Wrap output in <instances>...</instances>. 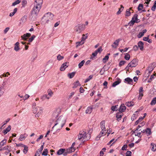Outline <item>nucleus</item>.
<instances>
[{
	"label": "nucleus",
	"instance_id": "4be33fe9",
	"mask_svg": "<svg viewBox=\"0 0 156 156\" xmlns=\"http://www.w3.org/2000/svg\"><path fill=\"white\" fill-rule=\"evenodd\" d=\"M87 134L86 132H84V136H83V139H85L86 140H88L89 139H90V134H88L89 136L87 138Z\"/></svg>",
	"mask_w": 156,
	"mask_h": 156
},
{
	"label": "nucleus",
	"instance_id": "5701e85b",
	"mask_svg": "<svg viewBox=\"0 0 156 156\" xmlns=\"http://www.w3.org/2000/svg\"><path fill=\"white\" fill-rule=\"evenodd\" d=\"M73 88H76L79 85L80 86L79 81H77L76 82L73 83Z\"/></svg>",
	"mask_w": 156,
	"mask_h": 156
},
{
	"label": "nucleus",
	"instance_id": "5fc2aeb1",
	"mask_svg": "<svg viewBox=\"0 0 156 156\" xmlns=\"http://www.w3.org/2000/svg\"><path fill=\"white\" fill-rule=\"evenodd\" d=\"M133 18H132V20L130 22L128 23L129 25L130 26H133L135 23V22L133 21Z\"/></svg>",
	"mask_w": 156,
	"mask_h": 156
},
{
	"label": "nucleus",
	"instance_id": "a211bd4d",
	"mask_svg": "<svg viewBox=\"0 0 156 156\" xmlns=\"http://www.w3.org/2000/svg\"><path fill=\"white\" fill-rule=\"evenodd\" d=\"M65 149L60 148L57 152V154L58 155H60L63 154L65 151Z\"/></svg>",
	"mask_w": 156,
	"mask_h": 156
},
{
	"label": "nucleus",
	"instance_id": "4d7b16f0",
	"mask_svg": "<svg viewBox=\"0 0 156 156\" xmlns=\"http://www.w3.org/2000/svg\"><path fill=\"white\" fill-rule=\"evenodd\" d=\"M64 58V57L63 56H61L60 54H59L57 56V59L59 60L60 61L62 59H63Z\"/></svg>",
	"mask_w": 156,
	"mask_h": 156
},
{
	"label": "nucleus",
	"instance_id": "39448f33",
	"mask_svg": "<svg viewBox=\"0 0 156 156\" xmlns=\"http://www.w3.org/2000/svg\"><path fill=\"white\" fill-rule=\"evenodd\" d=\"M102 51L101 47H99L97 50L92 54L93 57L91 56L90 58H92L93 57L96 56L98 53H101Z\"/></svg>",
	"mask_w": 156,
	"mask_h": 156
},
{
	"label": "nucleus",
	"instance_id": "9d476101",
	"mask_svg": "<svg viewBox=\"0 0 156 156\" xmlns=\"http://www.w3.org/2000/svg\"><path fill=\"white\" fill-rule=\"evenodd\" d=\"M155 67L156 63L155 62L152 63L148 66V70H150V72H152Z\"/></svg>",
	"mask_w": 156,
	"mask_h": 156
},
{
	"label": "nucleus",
	"instance_id": "2f4dec72",
	"mask_svg": "<svg viewBox=\"0 0 156 156\" xmlns=\"http://www.w3.org/2000/svg\"><path fill=\"white\" fill-rule=\"evenodd\" d=\"M156 104V97L153 98L150 104L151 105H154Z\"/></svg>",
	"mask_w": 156,
	"mask_h": 156
},
{
	"label": "nucleus",
	"instance_id": "49530a36",
	"mask_svg": "<svg viewBox=\"0 0 156 156\" xmlns=\"http://www.w3.org/2000/svg\"><path fill=\"white\" fill-rule=\"evenodd\" d=\"M93 77V75H90L84 81V83H86L89 81L90 79H91Z\"/></svg>",
	"mask_w": 156,
	"mask_h": 156
},
{
	"label": "nucleus",
	"instance_id": "72a5a7b5",
	"mask_svg": "<svg viewBox=\"0 0 156 156\" xmlns=\"http://www.w3.org/2000/svg\"><path fill=\"white\" fill-rule=\"evenodd\" d=\"M7 140L5 139H4L2 140L0 142V148L2 146H3L4 144H5L6 143Z\"/></svg>",
	"mask_w": 156,
	"mask_h": 156
},
{
	"label": "nucleus",
	"instance_id": "f704fd0d",
	"mask_svg": "<svg viewBox=\"0 0 156 156\" xmlns=\"http://www.w3.org/2000/svg\"><path fill=\"white\" fill-rule=\"evenodd\" d=\"M23 147H24V149L23 150V152L25 154H26L28 151V147L27 146L24 145Z\"/></svg>",
	"mask_w": 156,
	"mask_h": 156
},
{
	"label": "nucleus",
	"instance_id": "7ed1b4c3",
	"mask_svg": "<svg viewBox=\"0 0 156 156\" xmlns=\"http://www.w3.org/2000/svg\"><path fill=\"white\" fill-rule=\"evenodd\" d=\"M85 28V25L83 24H78L75 27V30L78 33H80Z\"/></svg>",
	"mask_w": 156,
	"mask_h": 156
},
{
	"label": "nucleus",
	"instance_id": "a18cd8bd",
	"mask_svg": "<svg viewBox=\"0 0 156 156\" xmlns=\"http://www.w3.org/2000/svg\"><path fill=\"white\" fill-rule=\"evenodd\" d=\"M118 106V105H116L115 106H112L111 109L113 111H117L118 110L117 108V107Z\"/></svg>",
	"mask_w": 156,
	"mask_h": 156
},
{
	"label": "nucleus",
	"instance_id": "338daca9",
	"mask_svg": "<svg viewBox=\"0 0 156 156\" xmlns=\"http://www.w3.org/2000/svg\"><path fill=\"white\" fill-rule=\"evenodd\" d=\"M144 34H143V33L141 32H140L139 34L137 35V37L138 38H140L143 36Z\"/></svg>",
	"mask_w": 156,
	"mask_h": 156
},
{
	"label": "nucleus",
	"instance_id": "dca6fc26",
	"mask_svg": "<svg viewBox=\"0 0 156 156\" xmlns=\"http://www.w3.org/2000/svg\"><path fill=\"white\" fill-rule=\"evenodd\" d=\"M122 40L121 38H119L115 40V41L114 42L113 44L115 45V46H114L113 45H112V46L114 48H116L117 46L118 45L119 42Z\"/></svg>",
	"mask_w": 156,
	"mask_h": 156
},
{
	"label": "nucleus",
	"instance_id": "ea45409f",
	"mask_svg": "<svg viewBox=\"0 0 156 156\" xmlns=\"http://www.w3.org/2000/svg\"><path fill=\"white\" fill-rule=\"evenodd\" d=\"M124 7L122 5H121V8L119 9L118 11L117 12V15L119 14L123 10Z\"/></svg>",
	"mask_w": 156,
	"mask_h": 156
},
{
	"label": "nucleus",
	"instance_id": "f3484780",
	"mask_svg": "<svg viewBox=\"0 0 156 156\" xmlns=\"http://www.w3.org/2000/svg\"><path fill=\"white\" fill-rule=\"evenodd\" d=\"M27 135L26 134V133H24L23 134H21L20 137L19 138V140L20 141H22L25 139L27 136Z\"/></svg>",
	"mask_w": 156,
	"mask_h": 156
},
{
	"label": "nucleus",
	"instance_id": "0e129e2a",
	"mask_svg": "<svg viewBox=\"0 0 156 156\" xmlns=\"http://www.w3.org/2000/svg\"><path fill=\"white\" fill-rule=\"evenodd\" d=\"M83 44V42L81 43V42H76V47H77L78 46L82 45Z\"/></svg>",
	"mask_w": 156,
	"mask_h": 156
},
{
	"label": "nucleus",
	"instance_id": "09e8293b",
	"mask_svg": "<svg viewBox=\"0 0 156 156\" xmlns=\"http://www.w3.org/2000/svg\"><path fill=\"white\" fill-rule=\"evenodd\" d=\"M130 14L131 12L130 11L129 9H127L126 11V16H129L130 15Z\"/></svg>",
	"mask_w": 156,
	"mask_h": 156
},
{
	"label": "nucleus",
	"instance_id": "4c0bfd02",
	"mask_svg": "<svg viewBox=\"0 0 156 156\" xmlns=\"http://www.w3.org/2000/svg\"><path fill=\"white\" fill-rule=\"evenodd\" d=\"M21 1V0H17L13 2L12 5V6H14L16 5L19 4Z\"/></svg>",
	"mask_w": 156,
	"mask_h": 156
},
{
	"label": "nucleus",
	"instance_id": "e2e57ef3",
	"mask_svg": "<svg viewBox=\"0 0 156 156\" xmlns=\"http://www.w3.org/2000/svg\"><path fill=\"white\" fill-rule=\"evenodd\" d=\"M27 2L26 0H23L22 1V7H23L25 6V5L27 4Z\"/></svg>",
	"mask_w": 156,
	"mask_h": 156
},
{
	"label": "nucleus",
	"instance_id": "4468645a",
	"mask_svg": "<svg viewBox=\"0 0 156 156\" xmlns=\"http://www.w3.org/2000/svg\"><path fill=\"white\" fill-rule=\"evenodd\" d=\"M105 122L104 120H102L100 123L101 127L102 129V131H106V129L105 126Z\"/></svg>",
	"mask_w": 156,
	"mask_h": 156
},
{
	"label": "nucleus",
	"instance_id": "c03bdc74",
	"mask_svg": "<svg viewBox=\"0 0 156 156\" xmlns=\"http://www.w3.org/2000/svg\"><path fill=\"white\" fill-rule=\"evenodd\" d=\"M85 61L84 60L82 61L78 64V66L79 68H81L83 66Z\"/></svg>",
	"mask_w": 156,
	"mask_h": 156
},
{
	"label": "nucleus",
	"instance_id": "ddd939ff",
	"mask_svg": "<svg viewBox=\"0 0 156 156\" xmlns=\"http://www.w3.org/2000/svg\"><path fill=\"white\" fill-rule=\"evenodd\" d=\"M67 63V62L64 63L61 65L60 69V71H64L65 69L68 67V66L66 65Z\"/></svg>",
	"mask_w": 156,
	"mask_h": 156
},
{
	"label": "nucleus",
	"instance_id": "423d86ee",
	"mask_svg": "<svg viewBox=\"0 0 156 156\" xmlns=\"http://www.w3.org/2000/svg\"><path fill=\"white\" fill-rule=\"evenodd\" d=\"M139 91V96L138 97V99L140 100L142 98V97L144 95L143 94L144 92L143 88L142 87H140V88Z\"/></svg>",
	"mask_w": 156,
	"mask_h": 156
},
{
	"label": "nucleus",
	"instance_id": "f8f14e48",
	"mask_svg": "<svg viewBox=\"0 0 156 156\" xmlns=\"http://www.w3.org/2000/svg\"><path fill=\"white\" fill-rule=\"evenodd\" d=\"M138 47L139 48L140 50L143 51L144 50V44L143 42L140 41L138 43Z\"/></svg>",
	"mask_w": 156,
	"mask_h": 156
},
{
	"label": "nucleus",
	"instance_id": "680f3d73",
	"mask_svg": "<svg viewBox=\"0 0 156 156\" xmlns=\"http://www.w3.org/2000/svg\"><path fill=\"white\" fill-rule=\"evenodd\" d=\"M20 48L19 46H15L14 50L16 51H17L20 50Z\"/></svg>",
	"mask_w": 156,
	"mask_h": 156
},
{
	"label": "nucleus",
	"instance_id": "69168bd1",
	"mask_svg": "<svg viewBox=\"0 0 156 156\" xmlns=\"http://www.w3.org/2000/svg\"><path fill=\"white\" fill-rule=\"evenodd\" d=\"M107 84H108V82L106 81H104V83H103V85L105 87L104 88H107Z\"/></svg>",
	"mask_w": 156,
	"mask_h": 156
},
{
	"label": "nucleus",
	"instance_id": "c85d7f7f",
	"mask_svg": "<svg viewBox=\"0 0 156 156\" xmlns=\"http://www.w3.org/2000/svg\"><path fill=\"white\" fill-rule=\"evenodd\" d=\"M145 133L147 134V135L149 136L150 135L151 133V129L150 128H147L145 129Z\"/></svg>",
	"mask_w": 156,
	"mask_h": 156
},
{
	"label": "nucleus",
	"instance_id": "e433bc0d",
	"mask_svg": "<svg viewBox=\"0 0 156 156\" xmlns=\"http://www.w3.org/2000/svg\"><path fill=\"white\" fill-rule=\"evenodd\" d=\"M48 149H44V150L43 151L42 153V155L43 156H46L48 155Z\"/></svg>",
	"mask_w": 156,
	"mask_h": 156
},
{
	"label": "nucleus",
	"instance_id": "f03ea898",
	"mask_svg": "<svg viewBox=\"0 0 156 156\" xmlns=\"http://www.w3.org/2000/svg\"><path fill=\"white\" fill-rule=\"evenodd\" d=\"M66 122V119L62 115L60 116L56 121V123L52 127V129H53L55 126L58 125V128L56 130V132H57L62 128L65 124Z\"/></svg>",
	"mask_w": 156,
	"mask_h": 156
},
{
	"label": "nucleus",
	"instance_id": "2eb2a0df",
	"mask_svg": "<svg viewBox=\"0 0 156 156\" xmlns=\"http://www.w3.org/2000/svg\"><path fill=\"white\" fill-rule=\"evenodd\" d=\"M11 126L10 125H9L7 128L4 130L2 132L4 133V135H5L11 130Z\"/></svg>",
	"mask_w": 156,
	"mask_h": 156
},
{
	"label": "nucleus",
	"instance_id": "bf43d9fd",
	"mask_svg": "<svg viewBox=\"0 0 156 156\" xmlns=\"http://www.w3.org/2000/svg\"><path fill=\"white\" fill-rule=\"evenodd\" d=\"M126 156H131L132 152L130 151H127L126 154Z\"/></svg>",
	"mask_w": 156,
	"mask_h": 156
},
{
	"label": "nucleus",
	"instance_id": "6e6d98bb",
	"mask_svg": "<svg viewBox=\"0 0 156 156\" xmlns=\"http://www.w3.org/2000/svg\"><path fill=\"white\" fill-rule=\"evenodd\" d=\"M109 58V56L108 55H106L103 59V61L104 63L106 62V61H104L105 60H108Z\"/></svg>",
	"mask_w": 156,
	"mask_h": 156
},
{
	"label": "nucleus",
	"instance_id": "3c124183",
	"mask_svg": "<svg viewBox=\"0 0 156 156\" xmlns=\"http://www.w3.org/2000/svg\"><path fill=\"white\" fill-rule=\"evenodd\" d=\"M124 58L127 60H129L130 58V55L128 53H126V55L124 56Z\"/></svg>",
	"mask_w": 156,
	"mask_h": 156
},
{
	"label": "nucleus",
	"instance_id": "1a4fd4ad",
	"mask_svg": "<svg viewBox=\"0 0 156 156\" xmlns=\"http://www.w3.org/2000/svg\"><path fill=\"white\" fill-rule=\"evenodd\" d=\"M126 107L125 106L124 104H122L120 106L119 109V112L122 113L124 112L126 109Z\"/></svg>",
	"mask_w": 156,
	"mask_h": 156
},
{
	"label": "nucleus",
	"instance_id": "0eeeda50",
	"mask_svg": "<svg viewBox=\"0 0 156 156\" xmlns=\"http://www.w3.org/2000/svg\"><path fill=\"white\" fill-rule=\"evenodd\" d=\"M124 82L128 84L131 85H133V83L132 79L129 77L125 78L124 80Z\"/></svg>",
	"mask_w": 156,
	"mask_h": 156
},
{
	"label": "nucleus",
	"instance_id": "79ce46f5",
	"mask_svg": "<svg viewBox=\"0 0 156 156\" xmlns=\"http://www.w3.org/2000/svg\"><path fill=\"white\" fill-rule=\"evenodd\" d=\"M27 16L24 15L21 19V21L22 23H25L27 20Z\"/></svg>",
	"mask_w": 156,
	"mask_h": 156
},
{
	"label": "nucleus",
	"instance_id": "603ef678",
	"mask_svg": "<svg viewBox=\"0 0 156 156\" xmlns=\"http://www.w3.org/2000/svg\"><path fill=\"white\" fill-rule=\"evenodd\" d=\"M38 108L39 110V111L37 112V115H40L41 113H42L43 110V108L42 107H39Z\"/></svg>",
	"mask_w": 156,
	"mask_h": 156
},
{
	"label": "nucleus",
	"instance_id": "de8ad7c7",
	"mask_svg": "<svg viewBox=\"0 0 156 156\" xmlns=\"http://www.w3.org/2000/svg\"><path fill=\"white\" fill-rule=\"evenodd\" d=\"M35 37L36 36L35 35H32L31 37L28 40V42H31Z\"/></svg>",
	"mask_w": 156,
	"mask_h": 156
},
{
	"label": "nucleus",
	"instance_id": "20e7f679",
	"mask_svg": "<svg viewBox=\"0 0 156 156\" xmlns=\"http://www.w3.org/2000/svg\"><path fill=\"white\" fill-rule=\"evenodd\" d=\"M138 60L137 58H134L129 63V65H131L130 67L133 68L136 67L138 65Z\"/></svg>",
	"mask_w": 156,
	"mask_h": 156
},
{
	"label": "nucleus",
	"instance_id": "cd10ccee",
	"mask_svg": "<svg viewBox=\"0 0 156 156\" xmlns=\"http://www.w3.org/2000/svg\"><path fill=\"white\" fill-rule=\"evenodd\" d=\"M104 133L103 132L101 131L99 135L97 136V137L95 138V140H98L100 139V138L101 136H103V134H104Z\"/></svg>",
	"mask_w": 156,
	"mask_h": 156
},
{
	"label": "nucleus",
	"instance_id": "58836bf2",
	"mask_svg": "<svg viewBox=\"0 0 156 156\" xmlns=\"http://www.w3.org/2000/svg\"><path fill=\"white\" fill-rule=\"evenodd\" d=\"M143 120L142 119V117L141 116V117H140L135 122V124H134V126H136V125H137L138 123H139L141 122L142 120Z\"/></svg>",
	"mask_w": 156,
	"mask_h": 156
},
{
	"label": "nucleus",
	"instance_id": "9b49d317",
	"mask_svg": "<svg viewBox=\"0 0 156 156\" xmlns=\"http://www.w3.org/2000/svg\"><path fill=\"white\" fill-rule=\"evenodd\" d=\"M123 115V114L122 113L119 112H117L116 114V117L117 118V120L119 122Z\"/></svg>",
	"mask_w": 156,
	"mask_h": 156
},
{
	"label": "nucleus",
	"instance_id": "13d9d810",
	"mask_svg": "<svg viewBox=\"0 0 156 156\" xmlns=\"http://www.w3.org/2000/svg\"><path fill=\"white\" fill-rule=\"evenodd\" d=\"M154 75H151L150 78L149 79L148 81H147L148 83H150L151 82L152 79H153L154 78Z\"/></svg>",
	"mask_w": 156,
	"mask_h": 156
},
{
	"label": "nucleus",
	"instance_id": "774afa93",
	"mask_svg": "<svg viewBox=\"0 0 156 156\" xmlns=\"http://www.w3.org/2000/svg\"><path fill=\"white\" fill-rule=\"evenodd\" d=\"M133 49L134 51H136L138 50V47L136 45H135L133 47Z\"/></svg>",
	"mask_w": 156,
	"mask_h": 156
},
{
	"label": "nucleus",
	"instance_id": "c756f323",
	"mask_svg": "<svg viewBox=\"0 0 156 156\" xmlns=\"http://www.w3.org/2000/svg\"><path fill=\"white\" fill-rule=\"evenodd\" d=\"M42 3L43 0H35L34 3L42 6Z\"/></svg>",
	"mask_w": 156,
	"mask_h": 156
},
{
	"label": "nucleus",
	"instance_id": "393cba45",
	"mask_svg": "<svg viewBox=\"0 0 156 156\" xmlns=\"http://www.w3.org/2000/svg\"><path fill=\"white\" fill-rule=\"evenodd\" d=\"M76 73L75 72H73L71 73H69L68 74V76L69 78L71 79L76 74Z\"/></svg>",
	"mask_w": 156,
	"mask_h": 156
},
{
	"label": "nucleus",
	"instance_id": "37998d69",
	"mask_svg": "<svg viewBox=\"0 0 156 156\" xmlns=\"http://www.w3.org/2000/svg\"><path fill=\"white\" fill-rule=\"evenodd\" d=\"M144 7L143 5L142 4H140L137 7V9L138 11H140L141 10L143 9Z\"/></svg>",
	"mask_w": 156,
	"mask_h": 156
},
{
	"label": "nucleus",
	"instance_id": "6e6552de",
	"mask_svg": "<svg viewBox=\"0 0 156 156\" xmlns=\"http://www.w3.org/2000/svg\"><path fill=\"white\" fill-rule=\"evenodd\" d=\"M31 35L30 33H27L24 34L23 35L21 36L22 39L24 41H27V40L28 38L30 37Z\"/></svg>",
	"mask_w": 156,
	"mask_h": 156
},
{
	"label": "nucleus",
	"instance_id": "8fccbe9b",
	"mask_svg": "<svg viewBox=\"0 0 156 156\" xmlns=\"http://www.w3.org/2000/svg\"><path fill=\"white\" fill-rule=\"evenodd\" d=\"M126 62L125 61L122 60L121 61L119 64V67H121Z\"/></svg>",
	"mask_w": 156,
	"mask_h": 156
},
{
	"label": "nucleus",
	"instance_id": "7c9ffc66",
	"mask_svg": "<svg viewBox=\"0 0 156 156\" xmlns=\"http://www.w3.org/2000/svg\"><path fill=\"white\" fill-rule=\"evenodd\" d=\"M17 9H18L17 8H15L14 9L13 12L10 13L9 15V16L10 17L13 16L16 13Z\"/></svg>",
	"mask_w": 156,
	"mask_h": 156
},
{
	"label": "nucleus",
	"instance_id": "473e14b6",
	"mask_svg": "<svg viewBox=\"0 0 156 156\" xmlns=\"http://www.w3.org/2000/svg\"><path fill=\"white\" fill-rule=\"evenodd\" d=\"M53 16H54L52 14L51 12H48L46 14H45V15L44 16V17H45L47 16L48 17H50V16H51V18H52Z\"/></svg>",
	"mask_w": 156,
	"mask_h": 156
},
{
	"label": "nucleus",
	"instance_id": "c9c22d12",
	"mask_svg": "<svg viewBox=\"0 0 156 156\" xmlns=\"http://www.w3.org/2000/svg\"><path fill=\"white\" fill-rule=\"evenodd\" d=\"M133 102L132 101L126 102L125 104L128 107H131L133 106L134 105Z\"/></svg>",
	"mask_w": 156,
	"mask_h": 156
},
{
	"label": "nucleus",
	"instance_id": "aec40b11",
	"mask_svg": "<svg viewBox=\"0 0 156 156\" xmlns=\"http://www.w3.org/2000/svg\"><path fill=\"white\" fill-rule=\"evenodd\" d=\"M93 108L91 107H88L86 110V113L87 114H90L92 111Z\"/></svg>",
	"mask_w": 156,
	"mask_h": 156
},
{
	"label": "nucleus",
	"instance_id": "a19ab883",
	"mask_svg": "<svg viewBox=\"0 0 156 156\" xmlns=\"http://www.w3.org/2000/svg\"><path fill=\"white\" fill-rule=\"evenodd\" d=\"M46 98L48 99L50 98V97L48 96V95L46 94L44 95L41 97V99L43 101H44Z\"/></svg>",
	"mask_w": 156,
	"mask_h": 156
},
{
	"label": "nucleus",
	"instance_id": "f257e3e1",
	"mask_svg": "<svg viewBox=\"0 0 156 156\" xmlns=\"http://www.w3.org/2000/svg\"><path fill=\"white\" fill-rule=\"evenodd\" d=\"M41 7V5L35 3L34 4V8L31 11V20L35 21L36 20Z\"/></svg>",
	"mask_w": 156,
	"mask_h": 156
},
{
	"label": "nucleus",
	"instance_id": "b1692460",
	"mask_svg": "<svg viewBox=\"0 0 156 156\" xmlns=\"http://www.w3.org/2000/svg\"><path fill=\"white\" fill-rule=\"evenodd\" d=\"M75 150V148H71V147H70L68 149H67L66 150L67 151V152L69 154L71 153L72 152H74Z\"/></svg>",
	"mask_w": 156,
	"mask_h": 156
},
{
	"label": "nucleus",
	"instance_id": "bb28decb",
	"mask_svg": "<svg viewBox=\"0 0 156 156\" xmlns=\"http://www.w3.org/2000/svg\"><path fill=\"white\" fill-rule=\"evenodd\" d=\"M10 147H9V146H5L3 148H2L0 149V151H2V150H8L9 152H10L11 151V150H10Z\"/></svg>",
	"mask_w": 156,
	"mask_h": 156
},
{
	"label": "nucleus",
	"instance_id": "412c9836",
	"mask_svg": "<svg viewBox=\"0 0 156 156\" xmlns=\"http://www.w3.org/2000/svg\"><path fill=\"white\" fill-rule=\"evenodd\" d=\"M84 133V131H81L80 132L79 135H78V139L79 140H80L83 137Z\"/></svg>",
	"mask_w": 156,
	"mask_h": 156
},
{
	"label": "nucleus",
	"instance_id": "a878e982",
	"mask_svg": "<svg viewBox=\"0 0 156 156\" xmlns=\"http://www.w3.org/2000/svg\"><path fill=\"white\" fill-rule=\"evenodd\" d=\"M138 15L137 14H135L132 18H133V21L135 22V23H137V21L138 20Z\"/></svg>",
	"mask_w": 156,
	"mask_h": 156
},
{
	"label": "nucleus",
	"instance_id": "864d4df0",
	"mask_svg": "<svg viewBox=\"0 0 156 156\" xmlns=\"http://www.w3.org/2000/svg\"><path fill=\"white\" fill-rule=\"evenodd\" d=\"M48 95H49V97H51L53 94L52 92L51 91V89H49L48 90Z\"/></svg>",
	"mask_w": 156,
	"mask_h": 156
},
{
	"label": "nucleus",
	"instance_id": "052dcab7",
	"mask_svg": "<svg viewBox=\"0 0 156 156\" xmlns=\"http://www.w3.org/2000/svg\"><path fill=\"white\" fill-rule=\"evenodd\" d=\"M127 147H128L127 145L126 144H125L122 147V150L123 151L126 150Z\"/></svg>",
	"mask_w": 156,
	"mask_h": 156
},
{
	"label": "nucleus",
	"instance_id": "6ab92c4d",
	"mask_svg": "<svg viewBox=\"0 0 156 156\" xmlns=\"http://www.w3.org/2000/svg\"><path fill=\"white\" fill-rule=\"evenodd\" d=\"M121 82V80L119 79L118 80L115 81L113 83L112 85V86L113 87H115L117 85L119 84Z\"/></svg>",
	"mask_w": 156,
	"mask_h": 156
}]
</instances>
